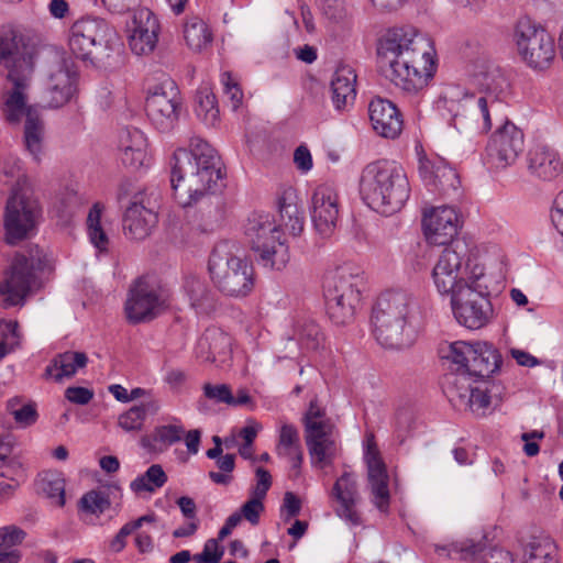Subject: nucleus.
Wrapping results in <instances>:
<instances>
[{
  "mask_svg": "<svg viewBox=\"0 0 563 563\" xmlns=\"http://www.w3.org/2000/svg\"><path fill=\"white\" fill-rule=\"evenodd\" d=\"M377 57L385 76L407 93L426 88L438 67L432 40L411 26L388 29L378 40Z\"/></svg>",
  "mask_w": 563,
  "mask_h": 563,
  "instance_id": "1",
  "label": "nucleus"
},
{
  "mask_svg": "<svg viewBox=\"0 0 563 563\" xmlns=\"http://www.w3.org/2000/svg\"><path fill=\"white\" fill-rule=\"evenodd\" d=\"M280 224L267 212H253L244 225V234L264 267L280 271L289 262V245L282 228L299 236L305 229V211L298 206L292 188L285 189L277 199Z\"/></svg>",
  "mask_w": 563,
  "mask_h": 563,
  "instance_id": "2",
  "label": "nucleus"
},
{
  "mask_svg": "<svg viewBox=\"0 0 563 563\" xmlns=\"http://www.w3.org/2000/svg\"><path fill=\"white\" fill-rule=\"evenodd\" d=\"M474 79L485 96L466 93L457 101L445 100V104L452 112L450 124L459 132L474 128L479 134H486L493 126V117L503 110L510 84L503 68L487 58L475 64Z\"/></svg>",
  "mask_w": 563,
  "mask_h": 563,
  "instance_id": "3",
  "label": "nucleus"
},
{
  "mask_svg": "<svg viewBox=\"0 0 563 563\" xmlns=\"http://www.w3.org/2000/svg\"><path fill=\"white\" fill-rule=\"evenodd\" d=\"M223 178L216 150L199 136H192L189 150L178 148L173 155L170 187L184 208L190 207L208 192L220 188Z\"/></svg>",
  "mask_w": 563,
  "mask_h": 563,
  "instance_id": "4",
  "label": "nucleus"
},
{
  "mask_svg": "<svg viewBox=\"0 0 563 563\" xmlns=\"http://www.w3.org/2000/svg\"><path fill=\"white\" fill-rule=\"evenodd\" d=\"M410 184L404 167L395 161L378 159L367 164L360 177L358 194L372 210L391 216L410 197Z\"/></svg>",
  "mask_w": 563,
  "mask_h": 563,
  "instance_id": "5",
  "label": "nucleus"
},
{
  "mask_svg": "<svg viewBox=\"0 0 563 563\" xmlns=\"http://www.w3.org/2000/svg\"><path fill=\"white\" fill-rule=\"evenodd\" d=\"M415 305L410 294L404 290H387L378 296L371 322L376 341L385 349L402 350L413 341L410 314Z\"/></svg>",
  "mask_w": 563,
  "mask_h": 563,
  "instance_id": "6",
  "label": "nucleus"
},
{
  "mask_svg": "<svg viewBox=\"0 0 563 563\" xmlns=\"http://www.w3.org/2000/svg\"><path fill=\"white\" fill-rule=\"evenodd\" d=\"M235 244L221 241L213 247L208 263V269L217 288L230 297H245L254 287L253 265L238 256Z\"/></svg>",
  "mask_w": 563,
  "mask_h": 563,
  "instance_id": "7",
  "label": "nucleus"
},
{
  "mask_svg": "<svg viewBox=\"0 0 563 563\" xmlns=\"http://www.w3.org/2000/svg\"><path fill=\"white\" fill-rule=\"evenodd\" d=\"M115 37V31L104 19L85 16L69 27L68 46L76 58L97 65L110 56Z\"/></svg>",
  "mask_w": 563,
  "mask_h": 563,
  "instance_id": "8",
  "label": "nucleus"
},
{
  "mask_svg": "<svg viewBox=\"0 0 563 563\" xmlns=\"http://www.w3.org/2000/svg\"><path fill=\"white\" fill-rule=\"evenodd\" d=\"M45 267V260L38 250L29 254L16 253L5 272L0 294L7 307L23 306L26 297L41 288L38 274Z\"/></svg>",
  "mask_w": 563,
  "mask_h": 563,
  "instance_id": "9",
  "label": "nucleus"
},
{
  "mask_svg": "<svg viewBox=\"0 0 563 563\" xmlns=\"http://www.w3.org/2000/svg\"><path fill=\"white\" fill-rule=\"evenodd\" d=\"M450 302L457 323L470 330L484 328L494 316L489 292L486 287L482 288L478 278L457 288Z\"/></svg>",
  "mask_w": 563,
  "mask_h": 563,
  "instance_id": "10",
  "label": "nucleus"
},
{
  "mask_svg": "<svg viewBox=\"0 0 563 563\" xmlns=\"http://www.w3.org/2000/svg\"><path fill=\"white\" fill-rule=\"evenodd\" d=\"M515 40L522 60L532 69L543 70L550 67L555 57V44L552 35L530 19H520L515 29Z\"/></svg>",
  "mask_w": 563,
  "mask_h": 563,
  "instance_id": "11",
  "label": "nucleus"
},
{
  "mask_svg": "<svg viewBox=\"0 0 563 563\" xmlns=\"http://www.w3.org/2000/svg\"><path fill=\"white\" fill-rule=\"evenodd\" d=\"M168 299L165 288L147 277H139L129 290L126 318L133 324L152 321L167 308Z\"/></svg>",
  "mask_w": 563,
  "mask_h": 563,
  "instance_id": "12",
  "label": "nucleus"
},
{
  "mask_svg": "<svg viewBox=\"0 0 563 563\" xmlns=\"http://www.w3.org/2000/svg\"><path fill=\"white\" fill-rule=\"evenodd\" d=\"M183 99L176 82L166 79L146 97L145 111L152 125L162 133L172 132L178 124Z\"/></svg>",
  "mask_w": 563,
  "mask_h": 563,
  "instance_id": "13",
  "label": "nucleus"
},
{
  "mask_svg": "<svg viewBox=\"0 0 563 563\" xmlns=\"http://www.w3.org/2000/svg\"><path fill=\"white\" fill-rule=\"evenodd\" d=\"M41 209L36 200L14 190L4 212L5 241L10 245L27 239L35 230Z\"/></svg>",
  "mask_w": 563,
  "mask_h": 563,
  "instance_id": "14",
  "label": "nucleus"
},
{
  "mask_svg": "<svg viewBox=\"0 0 563 563\" xmlns=\"http://www.w3.org/2000/svg\"><path fill=\"white\" fill-rule=\"evenodd\" d=\"M34 46L20 32L0 30V68L7 71V79L26 77L34 66Z\"/></svg>",
  "mask_w": 563,
  "mask_h": 563,
  "instance_id": "15",
  "label": "nucleus"
},
{
  "mask_svg": "<svg viewBox=\"0 0 563 563\" xmlns=\"http://www.w3.org/2000/svg\"><path fill=\"white\" fill-rule=\"evenodd\" d=\"M363 461L367 468V478L373 496V501L380 512H387L390 494L388 489V473L382 457L375 435L366 431L362 441Z\"/></svg>",
  "mask_w": 563,
  "mask_h": 563,
  "instance_id": "16",
  "label": "nucleus"
},
{
  "mask_svg": "<svg viewBox=\"0 0 563 563\" xmlns=\"http://www.w3.org/2000/svg\"><path fill=\"white\" fill-rule=\"evenodd\" d=\"M466 249L464 242H456L449 247H444L432 271V278L438 291L442 295H449L450 300L457 288L471 284L463 277H459Z\"/></svg>",
  "mask_w": 563,
  "mask_h": 563,
  "instance_id": "17",
  "label": "nucleus"
},
{
  "mask_svg": "<svg viewBox=\"0 0 563 563\" xmlns=\"http://www.w3.org/2000/svg\"><path fill=\"white\" fill-rule=\"evenodd\" d=\"M423 233L430 244L449 247L455 240L461 228V220L455 208L441 206L424 212L422 219Z\"/></svg>",
  "mask_w": 563,
  "mask_h": 563,
  "instance_id": "18",
  "label": "nucleus"
},
{
  "mask_svg": "<svg viewBox=\"0 0 563 563\" xmlns=\"http://www.w3.org/2000/svg\"><path fill=\"white\" fill-rule=\"evenodd\" d=\"M339 198L328 185L318 186L311 197L310 217L316 232L322 238L331 236L339 223Z\"/></svg>",
  "mask_w": 563,
  "mask_h": 563,
  "instance_id": "19",
  "label": "nucleus"
},
{
  "mask_svg": "<svg viewBox=\"0 0 563 563\" xmlns=\"http://www.w3.org/2000/svg\"><path fill=\"white\" fill-rule=\"evenodd\" d=\"M324 298L327 311L333 323L345 324L347 319V309L343 303L344 296L352 292V273L350 268L338 267L330 272L324 280Z\"/></svg>",
  "mask_w": 563,
  "mask_h": 563,
  "instance_id": "20",
  "label": "nucleus"
},
{
  "mask_svg": "<svg viewBox=\"0 0 563 563\" xmlns=\"http://www.w3.org/2000/svg\"><path fill=\"white\" fill-rule=\"evenodd\" d=\"M494 118L500 121L501 126L493 134L488 150L490 155H496L499 162L509 165L523 151V133L512 122L508 121L501 112Z\"/></svg>",
  "mask_w": 563,
  "mask_h": 563,
  "instance_id": "21",
  "label": "nucleus"
},
{
  "mask_svg": "<svg viewBox=\"0 0 563 563\" xmlns=\"http://www.w3.org/2000/svg\"><path fill=\"white\" fill-rule=\"evenodd\" d=\"M161 25L157 16L147 8H141L133 15L129 45L136 55L151 54L158 42Z\"/></svg>",
  "mask_w": 563,
  "mask_h": 563,
  "instance_id": "22",
  "label": "nucleus"
},
{
  "mask_svg": "<svg viewBox=\"0 0 563 563\" xmlns=\"http://www.w3.org/2000/svg\"><path fill=\"white\" fill-rule=\"evenodd\" d=\"M369 121L377 135L396 140L404 130V117L398 107L380 97L374 98L368 104Z\"/></svg>",
  "mask_w": 563,
  "mask_h": 563,
  "instance_id": "23",
  "label": "nucleus"
},
{
  "mask_svg": "<svg viewBox=\"0 0 563 563\" xmlns=\"http://www.w3.org/2000/svg\"><path fill=\"white\" fill-rule=\"evenodd\" d=\"M77 73L63 59L56 63L49 74L47 93L49 108H59L67 103L76 90Z\"/></svg>",
  "mask_w": 563,
  "mask_h": 563,
  "instance_id": "24",
  "label": "nucleus"
},
{
  "mask_svg": "<svg viewBox=\"0 0 563 563\" xmlns=\"http://www.w3.org/2000/svg\"><path fill=\"white\" fill-rule=\"evenodd\" d=\"M157 223V214L134 197L126 207L122 225L125 236L131 240L146 239Z\"/></svg>",
  "mask_w": 563,
  "mask_h": 563,
  "instance_id": "25",
  "label": "nucleus"
},
{
  "mask_svg": "<svg viewBox=\"0 0 563 563\" xmlns=\"http://www.w3.org/2000/svg\"><path fill=\"white\" fill-rule=\"evenodd\" d=\"M120 158L123 165L139 169L147 161V139L144 133L134 126L121 129L119 134Z\"/></svg>",
  "mask_w": 563,
  "mask_h": 563,
  "instance_id": "26",
  "label": "nucleus"
},
{
  "mask_svg": "<svg viewBox=\"0 0 563 563\" xmlns=\"http://www.w3.org/2000/svg\"><path fill=\"white\" fill-rule=\"evenodd\" d=\"M527 162L530 175L544 181L553 180L563 169L558 152L547 145L530 148Z\"/></svg>",
  "mask_w": 563,
  "mask_h": 563,
  "instance_id": "27",
  "label": "nucleus"
},
{
  "mask_svg": "<svg viewBox=\"0 0 563 563\" xmlns=\"http://www.w3.org/2000/svg\"><path fill=\"white\" fill-rule=\"evenodd\" d=\"M503 358L498 350L490 343L476 342L472 347L468 377L474 379L489 378L500 368Z\"/></svg>",
  "mask_w": 563,
  "mask_h": 563,
  "instance_id": "28",
  "label": "nucleus"
},
{
  "mask_svg": "<svg viewBox=\"0 0 563 563\" xmlns=\"http://www.w3.org/2000/svg\"><path fill=\"white\" fill-rule=\"evenodd\" d=\"M9 81L12 84L13 87L7 95L2 112L8 123L16 125L21 122V119L23 117H25V120H27L29 112L37 110L32 106H27L26 103V77L10 79Z\"/></svg>",
  "mask_w": 563,
  "mask_h": 563,
  "instance_id": "29",
  "label": "nucleus"
},
{
  "mask_svg": "<svg viewBox=\"0 0 563 563\" xmlns=\"http://www.w3.org/2000/svg\"><path fill=\"white\" fill-rule=\"evenodd\" d=\"M88 356L85 352L66 351L56 354L45 368L44 376L62 382L64 378L73 377L79 368L86 367Z\"/></svg>",
  "mask_w": 563,
  "mask_h": 563,
  "instance_id": "30",
  "label": "nucleus"
},
{
  "mask_svg": "<svg viewBox=\"0 0 563 563\" xmlns=\"http://www.w3.org/2000/svg\"><path fill=\"white\" fill-rule=\"evenodd\" d=\"M473 344H468L463 341H455L448 345L446 353L442 350V358L450 361L454 364L455 373L446 375L448 386H452L453 383L468 379V366L471 362Z\"/></svg>",
  "mask_w": 563,
  "mask_h": 563,
  "instance_id": "31",
  "label": "nucleus"
},
{
  "mask_svg": "<svg viewBox=\"0 0 563 563\" xmlns=\"http://www.w3.org/2000/svg\"><path fill=\"white\" fill-rule=\"evenodd\" d=\"M45 125L37 111L27 113V120L23 126V145L25 150L36 161H41L44 153Z\"/></svg>",
  "mask_w": 563,
  "mask_h": 563,
  "instance_id": "32",
  "label": "nucleus"
},
{
  "mask_svg": "<svg viewBox=\"0 0 563 563\" xmlns=\"http://www.w3.org/2000/svg\"><path fill=\"white\" fill-rule=\"evenodd\" d=\"M184 288L189 297L190 306L198 314H209L216 310L217 296L205 282L197 277H188Z\"/></svg>",
  "mask_w": 563,
  "mask_h": 563,
  "instance_id": "33",
  "label": "nucleus"
},
{
  "mask_svg": "<svg viewBox=\"0 0 563 563\" xmlns=\"http://www.w3.org/2000/svg\"><path fill=\"white\" fill-rule=\"evenodd\" d=\"M334 512L347 522H352V478L344 472L334 483L330 494Z\"/></svg>",
  "mask_w": 563,
  "mask_h": 563,
  "instance_id": "34",
  "label": "nucleus"
},
{
  "mask_svg": "<svg viewBox=\"0 0 563 563\" xmlns=\"http://www.w3.org/2000/svg\"><path fill=\"white\" fill-rule=\"evenodd\" d=\"M184 432L181 426H159L150 435H144L141 439V445L148 452L163 451L167 446L179 442Z\"/></svg>",
  "mask_w": 563,
  "mask_h": 563,
  "instance_id": "35",
  "label": "nucleus"
},
{
  "mask_svg": "<svg viewBox=\"0 0 563 563\" xmlns=\"http://www.w3.org/2000/svg\"><path fill=\"white\" fill-rule=\"evenodd\" d=\"M463 390V393H460L456 383L446 387V394L451 401L457 399L461 404L468 406L472 411L484 410L490 405L481 384H467Z\"/></svg>",
  "mask_w": 563,
  "mask_h": 563,
  "instance_id": "36",
  "label": "nucleus"
},
{
  "mask_svg": "<svg viewBox=\"0 0 563 563\" xmlns=\"http://www.w3.org/2000/svg\"><path fill=\"white\" fill-rule=\"evenodd\" d=\"M184 38L189 48L200 52L211 44L212 33L201 19L194 16L184 25Z\"/></svg>",
  "mask_w": 563,
  "mask_h": 563,
  "instance_id": "37",
  "label": "nucleus"
},
{
  "mask_svg": "<svg viewBox=\"0 0 563 563\" xmlns=\"http://www.w3.org/2000/svg\"><path fill=\"white\" fill-rule=\"evenodd\" d=\"M196 115L206 124L214 125L219 120V108L213 91L209 87H200L196 93Z\"/></svg>",
  "mask_w": 563,
  "mask_h": 563,
  "instance_id": "38",
  "label": "nucleus"
},
{
  "mask_svg": "<svg viewBox=\"0 0 563 563\" xmlns=\"http://www.w3.org/2000/svg\"><path fill=\"white\" fill-rule=\"evenodd\" d=\"M352 69L349 66H339L331 80V99L336 110H342L346 106V99L352 95V84L349 75Z\"/></svg>",
  "mask_w": 563,
  "mask_h": 563,
  "instance_id": "39",
  "label": "nucleus"
},
{
  "mask_svg": "<svg viewBox=\"0 0 563 563\" xmlns=\"http://www.w3.org/2000/svg\"><path fill=\"white\" fill-rule=\"evenodd\" d=\"M443 195H460L461 179L457 172L442 159L438 161L435 179L432 185Z\"/></svg>",
  "mask_w": 563,
  "mask_h": 563,
  "instance_id": "40",
  "label": "nucleus"
},
{
  "mask_svg": "<svg viewBox=\"0 0 563 563\" xmlns=\"http://www.w3.org/2000/svg\"><path fill=\"white\" fill-rule=\"evenodd\" d=\"M167 482V475L162 465H151L143 475L137 476L130 484L133 493L140 494L143 492L154 493L157 488L163 487Z\"/></svg>",
  "mask_w": 563,
  "mask_h": 563,
  "instance_id": "41",
  "label": "nucleus"
},
{
  "mask_svg": "<svg viewBox=\"0 0 563 563\" xmlns=\"http://www.w3.org/2000/svg\"><path fill=\"white\" fill-rule=\"evenodd\" d=\"M37 485L38 489L51 499L53 504L58 507L65 505V479L62 474L57 472H45L41 475Z\"/></svg>",
  "mask_w": 563,
  "mask_h": 563,
  "instance_id": "42",
  "label": "nucleus"
},
{
  "mask_svg": "<svg viewBox=\"0 0 563 563\" xmlns=\"http://www.w3.org/2000/svg\"><path fill=\"white\" fill-rule=\"evenodd\" d=\"M101 206L99 203H95L89 210L87 217V229L91 243L100 252H103L108 249L109 239L101 227Z\"/></svg>",
  "mask_w": 563,
  "mask_h": 563,
  "instance_id": "43",
  "label": "nucleus"
},
{
  "mask_svg": "<svg viewBox=\"0 0 563 563\" xmlns=\"http://www.w3.org/2000/svg\"><path fill=\"white\" fill-rule=\"evenodd\" d=\"M111 506L109 494L102 489H92L84 494L79 500V509L84 512L100 516Z\"/></svg>",
  "mask_w": 563,
  "mask_h": 563,
  "instance_id": "44",
  "label": "nucleus"
},
{
  "mask_svg": "<svg viewBox=\"0 0 563 563\" xmlns=\"http://www.w3.org/2000/svg\"><path fill=\"white\" fill-rule=\"evenodd\" d=\"M209 341V350L212 355V361H216L217 356H227L231 353V338L222 331H212L205 338Z\"/></svg>",
  "mask_w": 563,
  "mask_h": 563,
  "instance_id": "45",
  "label": "nucleus"
},
{
  "mask_svg": "<svg viewBox=\"0 0 563 563\" xmlns=\"http://www.w3.org/2000/svg\"><path fill=\"white\" fill-rule=\"evenodd\" d=\"M224 555V547L218 543L217 539H208L205 542L201 553L195 554L192 560L196 563H220Z\"/></svg>",
  "mask_w": 563,
  "mask_h": 563,
  "instance_id": "46",
  "label": "nucleus"
},
{
  "mask_svg": "<svg viewBox=\"0 0 563 563\" xmlns=\"http://www.w3.org/2000/svg\"><path fill=\"white\" fill-rule=\"evenodd\" d=\"M15 423L22 428L33 426L38 419L37 405L33 400H26L18 410L13 411Z\"/></svg>",
  "mask_w": 563,
  "mask_h": 563,
  "instance_id": "47",
  "label": "nucleus"
},
{
  "mask_svg": "<svg viewBox=\"0 0 563 563\" xmlns=\"http://www.w3.org/2000/svg\"><path fill=\"white\" fill-rule=\"evenodd\" d=\"M143 410L137 409L135 406L131 407L125 412L121 413L118 419V424L126 432L140 431L144 424Z\"/></svg>",
  "mask_w": 563,
  "mask_h": 563,
  "instance_id": "48",
  "label": "nucleus"
},
{
  "mask_svg": "<svg viewBox=\"0 0 563 563\" xmlns=\"http://www.w3.org/2000/svg\"><path fill=\"white\" fill-rule=\"evenodd\" d=\"M25 536V531L15 526L0 528V548L13 550L12 548L23 542Z\"/></svg>",
  "mask_w": 563,
  "mask_h": 563,
  "instance_id": "49",
  "label": "nucleus"
},
{
  "mask_svg": "<svg viewBox=\"0 0 563 563\" xmlns=\"http://www.w3.org/2000/svg\"><path fill=\"white\" fill-rule=\"evenodd\" d=\"M202 391L205 398L218 404L222 402L229 405L230 400H232V391L225 384L212 385L210 383H206L202 386Z\"/></svg>",
  "mask_w": 563,
  "mask_h": 563,
  "instance_id": "50",
  "label": "nucleus"
},
{
  "mask_svg": "<svg viewBox=\"0 0 563 563\" xmlns=\"http://www.w3.org/2000/svg\"><path fill=\"white\" fill-rule=\"evenodd\" d=\"M279 446L285 451L284 454H290L295 449H299V434L296 427L285 423L279 432Z\"/></svg>",
  "mask_w": 563,
  "mask_h": 563,
  "instance_id": "51",
  "label": "nucleus"
},
{
  "mask_svg": "<svg viewBox=\"0 0 563 563\" xmlns=\"http://www.w3.org/2000/svg\"><path fill=\"white\" fill-rule=\"evenodd\" d=\"M265 507L263 499L253 496L245 504H243L240 514L242 515V518L247 520L251 525L255 526L260 522V517Z\"/></svg>",
  "mask_w": 563,
  "mask_h": 563,
  "instance_id": "52",
  "label": "nucleus"
},
{
  "mask_svg": "<svg viewBox=\"0 0 563 563\" xmlns=\"http://www.w3.org/2000/svg\"><path fill=\"white\" fill-rule=\"evenodd\" d=\"M306 444L313 462L319 464L327 462L328 452L332 445V442L329 440V438L306 441Z\"/></svg>",
  "mask_w": 563,
  "mask_h": 563,
  "instance_id": "53",
  "label": "nucleus"
},
{
  "mask_svg": "<svg viewBox=\"0 0 563 563\" xmlns=\"http://www.w3.org/2000/svg\"><path fill=\"white\" fill-rule=\"evenodd\" d=\"M322 13L332 21L339 22L346 15L344 0H321Z\"/></svg>",
  "mask_w": 563,
  "mask_h": 563,
  "instance_id": "54",
  "label": "nucleus"
},
{
  "mask_svg": "<svg viewBox=\"0 0 563 563\" xmlns=\"http://www.w3.org/2000/svg\"><path fill=\"white\" fill-rule=\"evenodd\" d=\"M256 485L252 488V495L264 499L272 486V476L269 472L263 467L255 470Z\"/></svg>",
  "mask_w": 563,
  "mask_h": 563,
  "instance_id": "55",
  "label": "nucleus"
},
{
  "mask_svg": "<svg viewBox=\"0 0 563 563\" xmlns=\"http://www.w3.org/2000/svg\"><path fill=\"white\" fill-rule=\"evenodd\" d=\"M65 398L76 405H87L93 398V391L86 387L71 386L66 388Z\"/></svg>",
  "mask_w": 563,
  "mask_h": 563,
  "instance_id": "56",
  "label": "nucleus"
},
{
  "mask_svg": "<svg viewBox=\"0 0 563 563\" xmlns=\"http://www.w3.org/2000/svg\"><path fill=\"white\" fill-rule=\"evenodd\" d=\"M305 424V439L306 441H312L318 439H324L328 437V423L325 421H309L303 422Z\"/></svg>",
  "mask_w": 563,
  "mask_h": 563,
  "instance_id": "57",
  "label": "nucleus"
},
{
  "mask_svg": "<svg viewBox=\"0 0 563 563\" xmlns=\"http://www.w3.org/2000/svg\"><path fill=\"white\" fill-rule=\"evenodd\" d=\"M294 163L301 173H307L312 168V156L306 145H299L295 150Z\"/></svg>",
  "mask_w": 563,
  "mask_h": 563,
  "instance_id": "58",
  "label": "nucleus"
},
{
  "mask_svg": "<svg viewBox=\"0 0 563 563\" xmlns=\"http://www.w3.org/2000/svg\"><path fill=\"white\" fill-rule=\"evenodd\" d=\"M550 218L553 227L563 235V190L559 192L553 201Z\"/></svg>",
  "mask_w": 563,
  "mask_h": 563,
  "instance_id": "59",
  "label": "nucleus"
},
{
  "mask_svg": "<svg viewBox=\"0 0 563 563\" xmlns=\"http://www.w3.org/2000/svg\"><path fill=\"white\" fill-rule=\"evenodd\" d=\"M474 383L481 384L483 390L488 396L489 402H492L493 399L501 400L505 387L500 383L489 380L488 378L474 379Z\"/></svg>",
  "mask_w": 563,
  "mask_h": 563,
  "instance_id": "60",
  "label": "nucleus"
},
{
  "mask_svg": "<svg viewBox=\"0 0 563 563\" xmlns=\"http://www.w3.org/2000/svg\"><path fill=\"white\" fill-rule=\"evenodd\" d=\"M437 167L438 162H431L426 157L419 158V175L427 186H431L433 180L435 179Z\"/></svg>",
  "mask_w": 563,
  "mask_h": 563,
  "instance_id": "61",
  "label": "nucleus"
},
{
  "mask_svg": "<svg viewBox=\"0 0 563 563\" xmlns=\"http://www.w3.org/2000/svg\"><path fill=\"white\" fill-rule=\"evenodd\" d=\"M102 3L109 11L122 14L139 5L140 0H102Z\"/></svg>",
  "mask_w": 563,
  "mask_h": 563,
  "instance_id": "62",
  "label": "nucleus"
},
{
  "mask_svg": "<svg viewBox=\"0 0 563 563\" xmlns=\"http://www.w3.org/2000/svg\"><path fill=\"white\" fill-rule=\"evenodd\" d=\"M133 532L132 527L128 525H123V527L119 530V532L113 537V539L109 543V548L112 552L119 553L126 545V538Z\"/></svg>",
  "mask_w": 563,
  "mask_h": 563,
  "instance_id": "63",
  "label": "nucleus"
},
{
  "mask_svg": "<svg viewBox=\"0 0 563 563\" xmlns=\"http://www.w3.org/2000/svg\"><path fill=\"white\" fill-rule=\"evenodd\" d=\"M283 508L287 511V519L294 518L298 516L301 510V501L296 494L286 492L284 495Z\"/></svg>",
  "mask_w": 563,
  "mask_h": 563,
  "instance_id": "64",
  "label": "nucleus"
}]
</instances>
